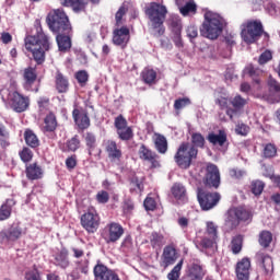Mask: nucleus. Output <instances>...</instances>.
Listing matches in <instances>:
<instances>
[{
  "label": "nucleus",
  "mask_w": 280,
  "mask_h": 280,
  "mask_svg": "<svg viewBox=\"0 0 280 280\" xmlns=\"http://www.w3.org/2000/svg\"><path fill=\"white\" fill-rule=\"evenodd\" d=\"M24 47L32 55L36 65H44L47 58V51L51 49V43L47 36H26Z\"/></svg>",
  "instance_id": "1"
},
{
  "label": "nucleus",
  "mask_w": 280,
  "mask_h": 280,
  "mask_svg": "<svg viewBox=\"0 0 280 280\" xmlns=\"http://www.w3.org/2000/svg\"><path fill=\"white\" fill-rule=\"evenodd\" d=\"M46 23L55 36H71V22H69V16H67L63 10L57 9L48 13Z\"/></svg>",
  "instance_id": "2"
},
{
  "label": "nucleus",
  "mask_w": 280,
  "mask_h": 280,
  "mask_svg": "<svg viewBox=\"0 0 280 280\" xmlns=\"http://www.w3.org/2000/svg\"><path fill=\"white\" fill-rule=\"evenodd\" d=\"M226 25V20L220 16V14L207 11L205 13V21L200 26V34L201 36H222Z\"/></svg>",
  "instance_id": "3"
},
{
  "label": "nucleus",
  "mask_w": 280,
  "mask_h": 280,
  "mask_svg": "<svg viewBox=\"0 0 280 280\" xmlns=\"http://www.w3.org/2000/svg\"><path fill=\"white\" fill-rule=\"evenodd\" d=\"M145 14L149 16L151 22L153 34L163 36V34H165V26L163 23H165V16H167V7L156 2H151L149 8L145 10Z\"/></svg>",
  "instance_id": "4"
},
{
  "label": "nucleus",
  "mask_w": 280,
  "mask_h": 280,
  "mask_svg": "<svg viewBox=\"0 0 280 280\" xmlns=\"http://www.w3.org/2000/svg\"><path fill=\"white\" fill-rule=\"evenodd\" d=\"M195 159H198V149L189 142H182L174 155V161L180 170H189Z\"/></svg>",
  "instance_id": "5"
},
{
  "label": "nucleus",
  "mask_w": 280,
  "mask_h": 280,
  "mask_svg": "<svg viewBox=\"0 0 280 280\" xmlns=\"http://www.w3.org/2000/svg\"><path fill=\"white\" fill-rule=\"evenodd\" d=\"M197 200L202 211H211L214 207H218L222 196L220 192H211L202 187L197 188Z\"/></svg>",
  "instance_id": "6"
},
{
  "label": "nucleus",
  "mask_w": 280,
  "mask_h": 280,
  "mask_svg": "<svg viewBox=\"0 0 280 280\" xmlns=\"http://www.w3.org/2000/svg\"><path fill=\"white\" fill-rule=\"evenodd\" d=\"M2 100L14 113H25L30 108V96H25L19 91H10L7 100Z\"/></svg>",
  "instance_id": "7"
},
{
  "label": "nucleus",
  "mask_w": 280,
  "mask_h": 280,
  "mask_svg": "<svg viewBox=\"0 0 280 280\" xmlns=\"http://www.w3.org/2000/svg\"><path fill=\"white\" fill-rule=\"evenodd\" d=\"M253 220V211L246 207H236L234 208L229 218L228 224L231 229H237L240 222H249Z\"/></svg>",
  "instance_id": "8"
},
{
  "label": "nucleus",
  "mask_w": 280,
  "mask_h": 280,
  "mask_svg": "<svg viewBox=\"0 0 280 280\" xmlns=\"http://www.w3.org/2000/svg\"><path fill=\"white\" fill-rule=\"evenodd\" d=\"M100 214L95 209H89L80 218L81 226L86 233H97V229H100Z\"/></svg>",
  "instance_id": "9"
},
{
  "label": "nucleus",
  "mask_w": 280,
  "mask_h": 280,
  "mask_svg": "<svg viewBox=\"0 0 280 280\" xmlns=\"http://www.w3.org/2000/svg\"><path fill=\"white\" fill-rule=\"evenodd\" d=\"M114 126L120 141H130L135 139V131L132 130V127L128 126V120H126L124 115L120 114L115 118Z\"/></svg>",
  "instance_id": "10"
},
{
  "label": "nucleus",
  "mask_w": 280,
  "mask_h": 280,
  "mask_svg": "<svg viewBox=\"0 0 280 280\" xmlns=\"http://www.w3.org/2000/svg\"><path fill=\"white\" fill-rule=\"evenodd\" d=\"M124 226L117 222H110L105 226L103 237L106 244H115L124 236Z\"/></svg>",
  "instance_id": "11"
},
{
  "label": "nucleus",
  "mask_w": 280,
  "mask_h": 280,
  "mask_svg": "<svg viewBox=\"0 0 280 280\" xmlns=\"http://www.w3.org/2000/svg\"><path fill=\"white\" fill-rule=\"evenodd\" d=\"M241 36H269V34L264 31L261 21L255 20L241 25Z\"/></svg>",
  "instance_id": "12"
},
{
  "label": "nucleus",
  "mask_w": 280,
  "mask_h": 280,
  "mask_svg": "<svg viewBox=\"0 0 280 280\" xmlns=\"http://www.w3.org/2000/svg\"><path fill=\"white\" fill-rule=\"evenodd\" d=\"M104 151L107 155V159L110 163H120L124 156V152L121 151V147L117 145V141L115 140H105Z\"/></svg>",
  "instance_id": "13"
},
{
  "label": "nucleus",
  "mask_w": 280,
  "mask_h": 280,
  "mask_svg": "<svg viewBox=\"0 0 280 280\" xmlns=\"http://www.w3.org/2000/svg\"><path fill=\"white\" fill-rule=\"evenodd\" d=\"M93 275L95 280H121L115 270L108 268L100 260L93 268Z\"/></svg>",
  "instance_id": "14"
},
{
  "label": "nucleus",
  "mask_w": 280,
  "mask_h": 280,
  "mask_svg": "<svg viewBox=\"0 0 280 280\" xmlns=\"http://www.w3.org/2000/svg\"><path fill=\"white\" fill-rule=\"evenodd\" d=\"M38 79V74L36 73V68L28 67L24 69L23 73V89L24 91H30L32 93H38V84H36V80Z\"/></svg>",
  "instance_id": "15"
},
{
  "label": "nucleus",
  "mask_w": 280,
  "mask_h": 280,
  "mask_svg": "<svg viewBox=\"0 0 280 280\" xmlns=\"http://www.w3.org/2000/svg\"><path fill=\"white\" fill-rule=\"evenodd\" d=\"M206 187H220V170L215 164H208L206 167V175L203 177Z\"/></svg>",
  "instance_id": "16"
},
{
  "label": "nucleus",
  "mask_w": 280,
  "mask_h": 280,
  "mask_svg": "<svg viewBox=\"0 0 280 280\" xmlns=\"http://www.w3.org/2000/svg\"><path fill=\"white\" fill-rule=\"evenodd\" d=\"M138 155L140 161L150 163L152 170L161 166V164L159 163V154H156V152L152 151L145 144L140 145L138 150Z\"/></svg>",
  "instance_id": "17"
},
{
  "label": "nucleus",
  "mask_w": 280,
  "mask_h": 280,
  "mask_svg": "<svg viewBox=\"0 0 280 280\" xmlns=\"http://www.w3.org/2000/svg\"><path fill=\"white\" fill-rule=\"evenodd\" d=\"M171 194L176 200L177 205H187V202H189L187 188L182 183H174L171 187Z\"/></svg>",
  "instance_id": "18"
},
{
  "label": "nucleus",
  "mask_w": 280,
  "mask_h": 280,
  "mask_svg": "<svg viewBox=\"0 0 280 280\" xmlns=\"http://www.w3.org/2000/svg\"><path fill=\"white\" fill-rule=\"evenodd\" d=\"M176 259H178V252L176 250V247L172 245L165 246L162 254V268H170V266H174V264H176Z\"/></svg>",
  "instance_id": "19"
},
{
  "label": "nucleus",
  "mask_w": 280,
  "mask_h": 280,
  "mask_svg": "<svg viewBox=\"0 0 280 280\" xmlns=\"http://www.w3.org/2000/svg\"><path fill=\"white\" fill-rule=\"evenodd\" d=\"M230 104H232L233 107L228 108V110H225V114L228 115L230 120L233 121V116L237 115V112L242 110V108H244V106H246L248 102L246 101V98L242 97V95L237 94L236 96L230 98Z\"/></svg>",
  "instance_id": "20"
},
{
  "label": "nucleus",
  "mask_w": 280,
  "mask_h": 280,
  "mask_svg": "<svg viewBox=\"0 0 280 280\" xmlns=\"http://www.w3.org/2000/svg\"><path fill=\"white\" fill-rule=\"evenodd\" d=\"M237 280H250V259L243 258L235 268Z\"/></svg>",
  "instance_id": "21"
},
{
  "label": "nucleus",
  "mask_w": 280,
  "mask_h": 280,
  "mask_svg": "<svg viewBox=\"0 0 280 280\" xmlns=\"http://www.w3.org/2000/svg\"><path fill=\"white\" fill-rule=\"evenodd\" d=\"M72 117L79 130H86L91 127V118H89V114L81 113L80 109L74 108L72 112Z\"/></svg>",
  "instance_id": "22"
},
{
  "label": "nucleus",
  "mask_w": 280,
  "mask_h": 280,
  "mask_svg": "<svg viewBox=\"0 0 280 280\" xmlns=\"http://www.w3.org/2000/svg\"><path fill=\"white\" fill-rule=\"evenodd\" d=\"M54 259V265L62 270H67V268L71 266V261L69 260V249H67V247H62L57 254H55Z\"/></svg>",
  "instance_id": "23"
},
{
  "label": "nucleus",
  "mask_w": 280,
  "mask_h": 280,
  "mask_svg": "<svg viewBox=\"0 0 280 280\" xmlns=\"http://www.w3.org/2000/svg\"><path fill=\"white\" fill-rule=\"evenodd\" d=\"M205 275H207V271H205V267L200 264V260H194L188 269V279L202 280L205 279Z\"/></svg>",
  "instance_id": "24"
},
{
  "label": "nucleus",
  "mask_w": 280,
  "mask_h": 280,
  "mask_svg": "<svg viewBox=\"0 0 280 280\" xmlns=\"http://www.w3.org/2000/svg\"><path fill=\"white\" fill-rule=\"evenodd\" d=\"M256 259L261 266V268L265 270L266 275H269V272H272L275 270V265L272 264V257L270 255L266 254V252H258L256 254Z\"/></svg>",
  "instance_id": "25"
},
{
  "label": "nucleus",
  "mask_w": 280,
  "mask_h": 280,
  "mask_svg": "<svg viewBox=\"0 0 280 280\" xmlns=\"http://www.w3.org/2000/svg\"><path fill=\"white\" fill-rule=\"evenodd\" d=\"M21 235H23V230L20 226H11L0 232L1 240L5 242H16Z\"/></svg>",
  "instance_id": "26"
},
{
  "label": "nucleus",
  "mask_w": 280,
  "mask_h": 280,
  "mask_svg": "<svg viewBox=\"0 0 280 280\" xmlns=\"http://www.w3.org/2000/svg\"><path fill=\"white\" fill-rule=\"evenodd\" d=\"M55 89L58 93H69V78L60 71L55 74Z\"/></svg>",
  "instance_id": "27"
},
{
  "label": "nucleus",
  "mask_w": 280,
  "mask_h": 280,
  "mask_svg": "<svg viewBox=\"0 0 280 280\" xmlns=\"http://www.w3.org/2000/svg\"><path fill=\"white\" fill-rule=\"evenodd\" d=\"M26 178L28 180H39L43 178V166L38 165L36 162L26 165Z\"/></svg>",
  "instance_id": "28"
},
{
  "label": "nucleus",
  "mask_w": 280,
  "mask_h": 280,
  "mask_svg": "<svg viewBox=\"0 0 280 280\" xmlns=\"http://www.w3.org/2000/svg\"><path fill=\"white\" fill-rule=\"evenodd\" d=\"M207 140L212 145H220V148L224 147L229 138L226 136V131L220 129L218 133L210 132L207 137Z\"/></svg>",
  "instance_id": "29"
},
{
  "label": "nucleus",
  "mask_w": 280,
  "mask_h": 280,
  "mask_svg": "<svg viewBox=\"0 0 280 280\" xmlns=\"http://www.w3.org/2000/svg\"><path fill=\"white\" fill-rule=\"evenodd\" d=\"M61 3L65 8H72L75 14H80V12H84V10H86L89 0H61Z\"/></svg>",
  "instance_id": "30"
},
{
  "label": "nucleus",
  "mask_w": 280,
  "mask_h": 280,
  "mask_svg": "<svg viewBox=\"0 0 280 280\" xmlns=\"http://www.w3.org/2000/svg\"><path fill=\"white\" fill-rule=\"evenodd\" d=\"M24 140L26 145H28V148H32L33 150H36V148H39L40 145V140L38 139V136H36V133H34L32 129H26L24 131Z\"/></svg>",
  "instance_id": "31"
},
{
  "label": "nucleus",
  "mask_w": 280,
  "mask_h": 280,
  "mask_svg": "<svg viewBox=\"0 0 280 280\" xmlns=\"http://www.w3.org/2000/svg\"><path fill=\"white\" fill-rule=\"evenodd\" d=\"M156 72L154 69L144 68L141 73L140 78L144 84L152 86V84H156Z\"/></svg>",
  "instance_id": "32"
},
{
  "label": "nucleus",
  "mask_w": 280,
  "mask_h": 280,
  "mask_svg": "<svg viewBox=\"0 0 280 280\" xmlns=\"http://www.w3.org/2000/svg\"><path fill=\"white\" fill-rule=\"evenodd\" d=\"M57 128H58V120L56 119V114L50 112L44 118V130L45 132H56Z\"/></svg>",
  "instance_id": "33"
},
{
  "label": "nucleus",
  "mask_w": 280,
  "mask_h": 280,
  "mask_svg": "<svg viewBox=\"0 0 280 280\" xmlns=\"http://www.w3.org/2000/svg\"><path fill=\"white\" fill-rule=\"evenodd\" d=\"M56 40H57L59 51H61L62 54H67V51H71V47H72L71 36H57Z\"/></svg>",
  "instance_id": "34"
},
{
  "label": "nucleus",
  "mask_w": 280,
  "mask_h": 280,
  "mask_svg": "<svg viewBox=\"0 0 280 280\" xmlns=\"http://www.w3.org/2000/svg\"><path fill=\"white\" fill-rule=\"evenodd\" d=\"M129 191L130 194H141L143 191V182L137 175L129 178Z\"/></svg>",
  "instance_id": "35"
},
{
  "label": "nucleus",
  "mask_w": 280,
  "mask_h": 280,
  "mask_svg": "<svg viewBox=\"0 0 280 280\" xmlns=\"http://www.w3.org/2000/svg\"><path fill=\"white\" fill-rule=\"evenodd\" d=\"M154 144L160 154H165V152H167V138H165V136L158 133L155 136Z\"/></svg>",
  "instance_id": "36"
},
{
  "label": "nucleus",
  "mask_w": 280,
  "mask_h": 280,
  "mask_svg": "<svg viewBox=\"0 0 280 280\" xmlns=\"http://www.w3.org/2000/svg\"><path fill=\"white\" fill-rule=\"evenodd\" d=\"M243 246H244V237H242V235H236L232 238L230 248L233 255H240V253H242Z\"/></svg>",
  "instance_id": "37"
},
{
  "label": "nucleus",
  "mask_w": 280,
  "mask_h": 280,
  "mask_svg": "<svg viewBox=\"0 0 280 280\" xmlns=\"http://www.w3.org/2000/svg\"><path fill=\"white\" fill-rule=\"evenodd\" d=\"M80 136L75 135L71 139L67 140L66 149H62L63 152H77L80 150Z\"/></svg>",
  "instance_id": "38"
},
{
  "label": "nucleus",
  "mask_w": 280,
  "mask_h": 280,
  "mask_svg": "<svg viewBox=\"0 0 280 280\" xmlns=\"http://www.w3.org/2000/svg\"><path fill=\"white\" fill-rule=\"evenodd\" d=\"M258 242L262 248H268L270 244H272V232L270 231H261L259 233Z\"/></svg>",
  "instance_id": "39"
},
{
  "label": "nucleus",
  "mask_w": 280,
  "mask_h": 280,
  "mask_svg": "<svg viewBox=\"0 0 280 280\" xmlns=\"http://www.w3.org/2000/svg\"><path fill=\"white\" fill-rule=\"evenodd\" d=\"M215 240L212 236H208L207 234H205L200 241H197V247L199 248H203L205 250L209 249V248H213V244H215Z\"/></svg>",
  "instance_id": "40"
},
{
  "label": "nucleus",
  "mask_w": 280,
  "mask_h": 280,
  "mask_svg": "<svg viewBox=\"0 0 280 280\" xmlns=\"http://www.w3.org/2000/svg\"><path fill=\"white\" fill-rule=\"evenodd\" d=\"M171 30L174 36H180V34L183 33V21L179 16H173L171 19Z\"/></svg>",
  "instance_id": "41"
},
{
  "label": "nucleus",
  "mask_w": 280,
  "mask_h": 280,
  "mask_svg": "<svg viewBox=\"0 0 280 280\" xmlns=\"http://www.w3.org/2000/svg\"><path fill=\"white\" fill-rule=\"evenodd\" d=\"M205 136H202V133L200 132H194L191 133V144L194 148H196V150H198V148H205Z\"/></svg>",
  "instance_id": "42"
},
{
  "label": "nucleus",
  "mask_w": 280,
  "mask_h": 280,
  "mask_svg": "<svg viewBox=\"0 0 280 280\" xmlns=\"http://www.w3.org/2000/svg\"><path fill=\"white\" fill-rule=\"evenodd\" d=\"M12 215V206H10V199L0 207V221L8 220Z\"/></svg>",
  "instance_id": "43"
},
{
  "label": "nucleus",
  "mask_w": 280,
  "mask_h": 280,
  "mask_svg": "<svg viewBox=\"0 0 280 280\" xmlns=\"http://www.w3.org/2000/svg\"><path fill=\"white\" fill-rule=\"evenodd\" d=\"M19 156L22 163H30L34 159V152L28 147H23L19 152Z\"/></svg>",
  "instance_id": "44"
},
{
  "label": "nucleus",
  "mask_w": 280,
  "mask_h": 280,
  "mask_svg": "<svg viewBox=\"0 0 280 280\" xmlns=\"http://www.w3.org/2000/svg\"><path fill=\"white\" fill-rule=\"evenodd\" d=\"M163 234L153 232L150 236V244L152 248H161V246H163Z\"/></svg>",
  "instance_id": "45"
},
{
  "label": "nucleus",
  "mask_w": 280,
  "mask_h": 280,
  "mask_svg": "<svg viewBox=\"0 0 280 280\" xmlns=\"http://www.w3.org/2000/svg\"><path fill=\"white\" fill-rule=\"evenodd\" d=\"M184 260H179V262L171 270L167 275L168 280H178L180 279V270H183Z\"/></svg>",
  "instance_id": "46"
},
{
  "label": "nucleus",
  "mask_w": 280,
  "mask_h": 280,
  "mask_svg": "<svg viewBox=\"0 0 280 280\" xmlns=\"http://www.w3.org/2000/svg\"><path fill=\"white\" fill-rule=\"evenodd\" d=\"M264 187H266V184L261 180H254L250 184V191L254 194V196H261L264 192Z\"/></svg>",
  "instance_id": "47"
},
{
  "label": "nucleus",
  "mask_w": 280,
  "mask_h": 280,
  "mask_svg": "<svg viewBox=\"0 0 280 280\" xmlns=\"http://www.w3.org/2000/svg\"><path fill=\"white\" fill-rule=\"evenodd\" d=\"M197 8L196 2H186L184 7L179 8V12L183 14V16H187L189 13L196 14Z\"/></svg>",
  "instance_id": "48"
},
{
  "label": "nucleus",
  "mask_w": 280,
  "mask_h": 280,
  "mask_svg": "<svg viewBox=\"0 0 280 280\" xmlns=\"http://www.w3.org/2000/svg\"><path fill=\"white\" fill-rule=\"evenodd\" d=\"M128 43H130V37L128 36L113 37V44L116 45V47H120L121 49H126V47H128Z\"/></svg>",
  "instance_id": "49"
},
{
  "label": "nucleus",
  "mask_w": 280,
  "mask_h": 280,
  "mask_svg": "<svg viewBox=\"0 0 280 280\" xmlns=\"http://www.w3.org/2000/svg\"><path fill=\"white\" fill-rule=\"evenodd\" d=\"M269 93H275L276 95H280V83L277 79L270 77L267 82Z\"/></svg>",
  "instance_id": "50"
},
{
  "label": "nucleus",
  "mask_w": 280,
  "mask_h": 280,
  "mask_svg": "<svg viewBox=\"0 0 280 280\" xmlns=\"http://www.w3.org/2000/svg\"><path fill=\"white\" fill-rule=\"evenodd\" d=\"M74 78L80 86H86V82H89V72H86V70H79L75 72Z\"/></svg>",
  "instance_id": "51"
},
{
  "label": "nucleus",
  "mask_w": 280,
  "mask_h": 280,
  "mask_svg": "<svg viewBox=\"0 0 280 280\" xmlns=\"http://www.w3.org/2000/svg\"><path fill=\"white\" fill-rule=\"evenodd\" d=\"M262 154L265 159H275L277 156V147L272 143L266 144Z\"/></svg>",
  "instance_id": "52"
},
{
  "label": "nucleus",
  "mask_w": 280,
  "mask_h": 280,
  "mask_svg": "<svg viewBox=\"0 0 280 280\" xmlns=\"http://www.w3.org/2000/svg\"><path fill=\"white\" fill-rule=\"evenodd\" d=\"M205 235L218 240V225H215V223H213L212 221L207 222Z\"/></svg>",
  "instance_id": "53"
},
{
  "label": "nucleus",
  "mask_w": 280,
  "mask_h": 280,
  "mask_svg": "<svg viewBox=\"0 0 280 280\" xmlns=\"http://www.w3.org/2000/svg\"><path fill=\"white\" fill-rule=\"evenodd\" d=\"M189 105H191V100H189V97L177 98L174 102V109L182 110V108H185Z\"/></svg>",
  "instance_id": "54"
},
{
  "label": "nucleus",
  "mask_w": 280,
  "mask_h": 280,
  "mask_svg": "<svg viewBox=\"0 0 280 280\" xmlns=\"http://www.w3.org/2000/svg\"><path fill=\"white\" fill-rule=\"evenodd\" d=\"M214 104H217L221 110H229V108H231L229 107V104H231V98L220 96L214 100Z\"/></svg>",
  "instance_id": "55"
},
{
  "label": "nucleus",
  "mask_w": 280,
  "mask_h": 280,
  "mask_svg": "<svg viewBox=\"0 0 280 280\" xmlns=\"http://www.w3.org/2000/svg\"><path fill=\"white\" fill-rule=\"evenodd\" d=\"M24 277L26 280H43V277H40V271H38L36 266H34L32 270L26 271Z\"/></svg>",
  "instance_id": "56"
},
{
  "label": "nucleus",
  "mask_w": 280,
  "mask_h": 280,
  "mask_svg": "<svg viewBox=\"0 0 280 280\" xmlns=\"http://www.w3.org/2000/svg\"><path fill=\"white\" fill-rule=\"evenodd\" d=\"M272 60V51L266 49L258 58V65H268Z\"/></svg>",
  "instance_id": "57"
},
{
  "label": "nucleus",
  "mask_w": 280,
  "mask_h": 280,
  "mask_svg": "<svg viewBox=\"0 0 280 280\" xmlns=\"http://www.w3.org/2000/svg\"><path fill=\"white\" fill-rule=\"evenodd\" d=\"M96 200L100 205H106L110 200V195L106 190H100L96 194Z\"/></svg>",
  "instance_id": "58"
},
{
  "label": "nucleus",
  "mask_w": 280,
  "mask_h": 280,
  "mask_svg": "<svg viewBox=\"0 0 280 280\" xmlns=\"http://www.w3.org/2000/svg\"><path fill=\"white\" fill-rule=\"evenodd\" d=\"M85 143L90 150H94L95 143H97V139L93 132L85 133Z\"/></svg>",
  "instance_id": "59"
},
{
  "label": "nucleus",
  "mask_w": 280,
  "mask_h": 280,
  "mask_svg": "<svg viewBox=\"0 0 280 280\" xmlns=\"http://www.w3.org/2000/svg\"><path fill=\"white\" fill-rule=\"evenodd\" d=\"M245 73L249 75V78H257L259 73H261V70H259V68L250 63L245 68Z\"/></svg>",
  "instance_id": "60"
},
{
  "label": "nucleus",
  "mask_w": 280,
  "mask_h": 280,
  "mask_svg": "<svg viewBox=\"0 0 280 280\" xmlns=\"http://www.w3.org/2000/svg\"><path fill=\"white\" fill-rule=\"evenodd\" d=\"M145 211H154L156 209V200L152 197H147L143 202Z\"/></svg>",
  "instance_id": "61"
},
{
  "label": "nucleus",
  "mask_w": 280,
  "mask_h": 280,
  "mask_svg": "<svg viewBox=\"0 0 280 280\" xmlns=\"http://www.w3.org/2000/svg\"><path fill=\"white\" fill-rule=\"evenodd\" d=\"M50 100L47 96H42L37 101V105L40 112L47 110L49 108Z\"/></svg>",
  "instance_id": "62"
},
{
  "label": "nucleus",
  "mask_w": 280,
  "mask_h": 280,
  "mask_svg": "<svg viewBox=\"0 0 280 280\" xmlns=\"http://www.w3.org/2000/svg\"><path fill=\"white\" fill-rule=\"evenodd\" d=\"M249 130L250 128L244 122L236 125V128H235L236 135H241L242 137H246Z\"/></svg>",
  "instance_id": "63"
},
{
  "label": "nucleus",
  "mask_w": 280,
  "mask_h": 280,
  "mask_svg": "<svg viewBox=\"0 0 280 280\" xmlns=\"http://www.w3.org/2000/svg\"><path fill=\"white\" fill-rule=\"evenodd\" d=\"M113 36H130V28L122 26L113 31Z\"/></svg>",
  "instance_id": "64"
}]
</instances>
